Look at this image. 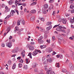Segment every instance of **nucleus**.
<instances>
[{
	"instance_id": "32",
	"label": "nucleus",
	"mask_w": 74,
	"mask_h": 74,
	"mask_svg": "<svg viewBox=\"0 0 74 74\" xmlns=\"http://www.w3.org/2000/svg\"><path fill=\"white\" fill-rule=\"evenodd\" d=\"M19 67H22V64L19 63L18 64Z\"/></svg>"
},
{
	"instance_id": "21",
	"label": "nucleus",
	"mask_w": 74,
	"mask_h": 74,
	"mask_svg": "<svg viewBox=\"0 0 74 74\" xmlns=\"http://www.w3.org/2000/svg\"><path fill=\"white\" fill-rule=\"evenodd\" d=\"M8 3L9 5H12V1L11 0L8 1Z\"/></svg>"
},
{
	"instance_id": "59",
	"label": "nucleus",
	"mask_w": 74,
	"mask_h": 74,
	"mask_svg": "<svg viewBox=\"0 0 74 74\" xmlns=\"http://www.w3.org/2000/svg\"><path fill=\"white\" fill-rule=\"evenodd\" d=\"M51 74H55V72L53 71H51Z\"/></svg>"
},
{
	"instance_id": "30",
	"label": "nucleus",
	"mask_w": 74,
	"mask_h": 74,
	"mask_svg": "<svg viewBox=\"0 0 74 74\" xmlns=\"http://www.w3.org/2000/svg\"><path fill=\"white\" fill-rule=\"evenodd\" d=\"M37 4V2H34L32 3V4L31 5H35V4Z\"/></svg>"
},
{
	"instance_id": "3",
	"label": "nucleus",
	"mask_w": 74,
	"mask_h": 74,
	"mask_svg": "<svg viewBox=\"0 0 74 74\" xmlns=\"http://www.w3.org/2000/svg\"><path fill=\"white\" fill-rule=\"evenodd\" d=\"M6 46L9 48H11V47H12V42H9L8 43H7Z\"/></svg>"
},
{
	"instance_id": "2",
	"label": "nucleus",
	"mask_w": 74,
	"mask_h": 74,
	"mask_svg": "<svg viewBox=\"0 0 74 74\" xmlns=\"http://www.w3.org/2000/svg\"><path fill=\"white\" fill-rule=\"evenodd\" d=\"M41 51L40 50H36L34 51L32 53V55L33 56H36L37 54H38V53H41Z\"/></svg>"
},
{
	"instance_id": "12",
	"label": "nucleus",
	"mask_w": 74,
	"mask_h": 74,
	"mask_svg": "<svg viewBox=\"0 0 74 74\" xmlns=\"http://www.w3.org/2000/svg\"><path fill=\"white\" fill-rule=\"evenodd\" d=\"M48 62L49 63H51L52 62V59H51V58L47 59V63H48Z\"/></svg>"
},
{
	"instance_id": "43",
	"label": "nucleus",
	"mask_w": 74,
	"mask_h": 74,
	"mask_svg": "<svg viewBox=\"0 0 74 74\" xmlns=\"http://www.w3.org/2000/svg\"><path fill=\"white\" fill-rule=\"evenodd\" d=\"M15 29L16 30V31H18L19 30V28L18 27H15Z\"/></svg>"
},
{
	"instance_id": "38",
	"label": "nucleus",
	"mask_w": 74,
	"mask_h": 74,
	"mask_svg": "<svg viewBox=\"0 0 74 74\" xmlns=\"http://www.w3.org/2000/svg\"><path fill=\"white\" fill-rule=\"evenodd\" d=\"M53 0H50L49 1V3H53Z\"/></svg>"
},
{
	"instance_id": "46",
	"label": "nucleus",
	"mask_w": 74,
	"mask_h": 74,
	"mask_svg": "<svg viewBox=\"0 0 74 74\" xmlns=\"http://www.w3.org/2000/svg\"><path fill=\"white\" fill-rule=\"evenodd\" d=\"M70 8L71 9H73V5H71L70 6Z\"/></svg>"
},
{
	"instance_id": "13",
	"label": "nucleus",
	"mask_w": 74,
	"mask_h": 74,
	"mask_svg": "<svg viewBox=\"0 0 74 74\" xmlns=\"http://www.w3.org/2000/svg\"><path fill=\"white\" fill-rule=\"evenodd\" d=\"M46 50L48 51V52H51V51H52V49L51 48H48L46 49Z\"/></svg>"
},
{
	"instance_id": "63",
	"label": "nucleus",
	"mask_w": 74,
	"mask_h": 74,
	"mask_svg": "<svg viewBox=\"0 0 74 74\" xmlns=\"http://www.w3.org/2000/svg\"><path fill=\"white\" fill-rule=\"evenodd\" d=\"M71 12L72 13H74V10L73 9L71 11Z\"/></svg>"
},
{
	"instance_id": "28",
	"label": "nucleus",
	"mask_w": 74,
	"mask_h": 74,
	"mask_svg": "<svg viewBox=\"0 0 74 74\" xmlns=\"http://www.w3.org/2000/svg\"><path fill=\"white\" fill-rule=\"evenodd\" d=\"M62 71L64 73H66L67 71V70L65 69H62Z\"/></svg>"
},
{
	"instance_id": "6",
	"label": "nucleus",
	"mask_w": 74,
	"mask_h": 74,
	"mask_svg": "<svg viewBox=\"0 0 74 74\" xmlns=\"http://www.w3.org/2000/svg\"><path fill=\"white\" fill-rule=\"evenodd\" d=\"M58 28L60 29H66V27H65L64 25H60V26L58 27Z\"/></svg>"
},
{
	"instance_id": "34",
	"label": "nucleus",
	"mask_w": 74,
	"mask_h": 74,
	"mask_svg": "<svg viewBox=\"0 0 74 74\" xmlns=\"http://www.w3.org/2000/svg\"><path fill=\"white\" fill-rule=\"evenodd\" d=\"M11 16V15H9L7 16L5 18V19H8L9 17Z\"/></svg>"
},
{
	"instance_id": "37",
	"label": "nucleus",
	"mask_w": 74,
	"mask_h": 74,
	"mask_svg": "<svg viewBox=\"0 0 74 74\" xmlns=\"http://www.w3.org/2000/svg\"><path fill=\"white\" fill-rule=\"evenodd\" d=\"M14 11L17 13L18 15H19V11H18L16 9H15Z\"/></svg>"
},
{
	"instance_id": "15",
	"label": "nucleus",
	"mask_w": 74,
	"mask_h": 74,
	"mask_svg": "<svg viewBox=\"0 0 74 74\" xmlns=\"http://www.w3.org/2000/svg\"><path fill=\"white\" fill-rule=\"evenodd\" d=\"M35 19V17L34 16H32L30 18V21H34Z\"/></svg>"
},
{
	"instance_id": "31",
	"label": "nucleus",
	"mask_w": 74,
	"mask_h": 74,
	"mask_svg": "<svg viewBox=\"0 0 74 74\" xmlns=\"http://www.w3.org/2000/svg\"><path fill=\"white\" fill-rule=\"evenodd\" d=\"M37 66V64H34L33 65H32V67L33 68H35V67H36Z\"/></svg>"
},
{
	"instance_id": "23",
	"label": "nucleus",
	"mask_w": 74,
	"mask_h": 74,
	"mask_svg": "<svg viewBox=\"0 0 74 74\" xmlns=\"http://www.w3.org/2000/svg\"><path fill=\"white\" fill-rule=\"evenodd\" d=\"M62 29L59 28L58 27H57L56 29V30H57V31L61 32L62 31Z\"/></svg>"
},
{
	"instance_id": "53",
	"label": "nucleus",
	"mask_w": 74,
	"mask_h": 74,
	"mask_svg": "<svg viewBox=\"0 0 74 74\" xmlns=\"http://www.w3.org/2000/svg\"><path fill=\"white\" fill-rule=\"evenodd\" d=\"M41 19L42 21H43V22H44L45 21V19H44V18H41Z\"/></svg>"
},
{
	"instance_id": "19",
	"label": "nucleus",
	"mask_w": 74,
	"mask_h": 74,
	"mask_svg": "<svg viewBox=\"0 0 74 74\" xmlns=\"http://www.w3.org/2000/svg\"><path fill=\"white\" fill-rule=\"evenodd\" d=\"M48 7V5L47 4H45L44 5V8H45V9H46V8H47Z\"/></svg>"
},
{
	"instance_id": "18",
	"label": "nucleus",
	"mask_w": 74,
	"mask_h": 74,
	"mask_svg": "<svg viewBox=\"0 0 74 74\" xmlns=\"http://www.w3.org/2000/svg\"><path fill=\"white\" fill-rule=\"evenodd\" d=\"M8 64L9 65H11V64H12V62H11V60H9L8 62Z\"/></svg>"
},
{
	"instance_id": "9",
	"label": "nucleus",
	"mask_w": 74,
	"mask_h": 74,
	"mask_svg": "<svg viewBox=\"0 0 74 74\" xmlns=\"http://www.w3.org/2000/svg\"><path fill=\"white\" fill-rule=\"evenodd\" d=\"M18 49L16 48L14 49H13L12 52L13 53H16L18 52Z\"/></svg>"
},
{
	"instance_id": "52",
	"label": "nucleus",
	"mask_w": 74,
	"mask_h": 74,
	"mask_svg": "<svg viewBox=\"0 0 74 74\" xmlns=\"http://www.w3.org/2000/svg\"><path fill=\"white\" fill-rule=\"evenodd\" d=\"M60 51H61L62 53H64V50H63V49H60Z\"/></svg>"
},
{
	"instance_id": "24",
	"label": "nucleus",
	"mask_w": 74,
	"mask_h": 74,
	"mask_svg": "<svg viewBox=\"0 0 74 74\" xmlns=\"http://www.w3.org/2000/svg\"><path fill=\"white\" fill-rule=\"evenodd\" d=\"M16 67V64L14 63V64L13 65L12 69H15Z\"/></svg>"
},
{
	"instance_id": "64",
	"label": "nucleus",
	"mask_w": 74,
	"mask_h": 74,
	"mask_svg": "<svg viewBox=\"0 0 74 74\" xmlns=\"http://www.w3.org/2000/svg\"><path fill=\"white\" fill-rule=\"evenodd\" d=\"M0 74H5L3 72H0Z\"/></svg>"
},
{
	"instance_id": "8",
	"label": "nucleus",
	"mask_w": 74,
	"mask_h": 74,
	"mask_svg": "<svg viewBox=\"0 0 74 74\" xmlns=\"http://www.w3.org/2000/svg\"><path fill=\"white\" fill-rule=\"evenodd\" d=\"M67 22V20L65 18H63L62 20V22L64 24H66V22Z\"/></svg>"
},
{
	"instance_id": "16",
	"label": "nucleus",
	"mask_w": 74,
	"mask_h": 74,
	"mask_svg": "<svg viewBox=\"0 0 74 74\" xmlns=\"http://www.w3.org/2000/svg\"><path fill=\"white\" fill-rule=\"evenodd\" d=\"M51 28H52V25H50L49 27H47L46 28V29L47 31H49V30L51 29Z\"/></svg>"
},
{
	"instance_id": "42",
	"label": "nucleus",
	"mask_w": 74,
	"mask_h": 74,
	"mask_svg": "<svg viewBox=\"0 0 74 74\" xmlns=\"http://www.w3.org/2000/svg\"><path fill=\"white\" fill-rule=\"evenodd\" d=\"M40 30L42 32H44V29H42V28L41 27L40 28Z\"/></svg>"
},
{
	"instance_id": "58",
	"label": "nucleus",
	"mask_w": 74,
	"mask_h": 74,
	"mask_svg": "<svg viewBox=\"0 0 74 74\" xmlns=\"http://www.w3.org/2000/svg\"><path fill=\"white\" fill-rule=\"evenodd\" d=\"M23 29H20L18 31L19 32H22V31H23Z\"/></svg>"
},
{
	"instance_id": "41",
	"label": "nucleus",
	"mask_w": 74,
	"mask_h": 74,
	"mask_svg": "<svg viewBox=\"0 0 74 74\" xmlns=\"http://www.w3.org/2000/svg\"><path fill=\"white\" fill-rule=\"evenodd\" d=\"M61 32H63V33H66V32L65 31V30H62L61 31Z\"/></svg>"
},
{
	"instance_id": "7",
	"label": "nucleus",
	"mask_w": 74,
	"mask_h": 74,
	"mask_svg": "<svg viewBox=\"0 0 74 74\" xmlns=\"http://www.w3.org/2000/svg\"><path fill=\"white\" fill-rule=\"evenodd\" d=\"M42 11L43 14H46L47 13V12H46V9L44 8H42Z\"/></svg>"
},
{
	"instance_id": "5",
	"label": "nucleus",
	"mask_w": 74,
	"mask_h": 74,
	"mask_svg": "<svg viewBox=\"0 0 74 74\" xmlns=\"http://www.w3.org/2000/svg\"><path fill=\"white\" fill-rule=\"evenodd\" d=\"M69 67L71 70H74V66L72 63H70L69 65Z\"/></svg>"
},
{
	"instance_id": "51",
	"label": "nucleus",
	"mask_w": 74,
	"mask_h": 74,
	"mask_svg": "<svg viewBox=\"0 0 74 74\" xmlns=\"http://www.w3.org/2000/svg\"><path fill=\"white\" fill-rule=\"evenodd\" d=\"M51 56V55H48L47 56V59H49V58H50V56Z\"/></svg>"
},
{
	"instance_id": "36",
	"label": "nucleus",
	"mask_w": 74,
	"mask_h": 74,
	"mask_svg": "<svg viewBox=\"0 0 74 74\" xmlns=\"http://www.w3.org/2000/svg\"><path fill=\"white\" fill-rule=\"evenodd\" d=\"M45 59H46V58L45 57H43L42 58V61L44 62V61H45Z\"/></svg>"
},
{
	"instance_id": "11",
	"label": "nucleus",
	"mask_w": 74,
	"mask_h": 74,
	"mask_svg": "<svg viewBox=\"0 0 74 74\" xmlns=\"http://www.w3.org/2000/svg\"><path fill=\"white\" fill-rule=\"evenodd\" d=\"M14 13H15V11H14V10H12L10 13V15H11V16H13Z\"/></svg>"
},
{
	"instance_id": "1",
	"label": "nucleus",
	"mask_w": 74,
	"mask_h": 74,
	"mask_svg": "<svg viewBox=\"0 0 74 74\" xmlns=\"http://www.w3.org/2000/svg\"><path fill=\"white\" fill-rule=\"evenodd\" d=\"M43 38V36H40L39 37L38 39V42L39 44H42L44 43V40H42V39Z\"/></svg>"
},
{
	"instance_id": "29",
	"label": "nucleus",
	"mask_w": 74,
	"mask_h": 74,
	"mask_svg": "<svg viewBox=\"0 0 74 74\" xmlns=\"http://www.w3.org/2000/svg\"><path fill=\"white\" fill-rule=\"evenodd\" d=\"M51 71H48L46 72V74H51Z\"/></svg>"
},
{
	"instance_id": "49",
	"label": "nucleus",
	"mask_w": 74,
	"mask_h": 74,
	"mask_svg": "<svg viewBox=\"0 0 74 74\" xmlns=\"http://www.w3.org/2000/svg\"><path fill=\"white\" fill-rule=\"evenodd\" d=\"M52 40L53 41H54L55 40V36H53L52 37Z\"/></svg>"
},
{
	"instance_id": "55",
	"label": "nucleus",
	"mask_w": 74,
	"mask_h": 74,
	"mask_svg": "<svg viewBox=\"0 0 74 74\" xmlns=\"http://www.w3.org/2000/svg\"><path fill=\"white\" fill-rule=\"evenodd\" d=\"M46 41L47 42H48V43H49V44L50 43V40H47Z\"/></svg>"
},
{
	"instance_id": "62",
	"label": "nucleus",
	"mask_w": 74,
	"mask_h": 74,
	"mask_svg": "<svg viewBox=\"0 0 74 74\" xmlns=\"http://www.w3.org/2000/svg\"><path fill=\"white\" fill-rule=\"evenodd\" d=\"M65 15L66 16H69V14L67 13H66L65 14Z\"/></svg>"
},
{
	"instance_id": "39",
	"label": "nucleus",
	"mask_w": 74,
	"mask_h": 74,
	"mask_svg": "<svg viewBox=\"0 0 74 74\" xmlns=\"http://www.w3.org/2000/svg\"><path fill=\"white\" fill-rule=\"evenodd\" d=\"M18 34V35H19V36H21V32L20 31H18L17 32Z\"/></svg>"
},
{
	"instance_id": "48",
	"label": "nucleus",
	"mask_w": 74,
	"mask_h": 74,
	"mask_svg": "<svg viewBox=\"0 0 74 74\" xmlns=\"http://www.w3.org/2000/svg\"><path fill=\"white\" fill-rule=\"evenodd\" d=\"M1 46L2 47H5V44L4 43H2L1 45Z\"/></svg>"
},
{
	"instance_id": "60",
	"label": "nucleus",
	"mask_w": 74,
	"mask_h": 74,
	"mask_svg": "<svg viewBox=\"0 0 74 74\" xmlns=\"http://www.w3.org/2000/svg\"><path fill=\"white\" fill-rule=\"evenodd\" d=\"M66 74H70V73L69 72L67 71H66V72H65Z\"/></svg>"
},
{
	"instance_id": "22",
	"label": "nucleus",
	"mask_w": 74,
	"mask_h": 74,
	"mask_svg": "<svg viewBox=\"0 0 74 74\" xmlns=\"http://www.w3.org/2000/svg\"><path fill=\"white\" fill-rule=\"evenodd\" d=\"M23 68L25 70H27V69H28V67L27 66V65H25L24 66Z\"/></svg>"
},
{
	"instance_id": "47",
	"label": "nucleus",
	"mask_w": 74,
	"mask_h": 74,
	"mask_svg": "<svg viewBox=\"0 0 74 74\" xmlns=\"http://www.w3.org/2000/svg\"><path fill=\"white\" fill-rule=\"evenodd\" d=\"M62 21V19L61 18H60L58 20V22H61Z\"/></svg>"
},
{
	"instance_id": "33",
	"label": "nucleus",
	"mask_w": 74,
	"mask_h": 74,
	"mask_svg": "<svg viewBox=\"0 0 74 74\" xmlns=\"http://www.w3.org/2000/svg\"><path fill=\"white\" fill-rule=\"evenodd\" d=\"M20 23H21V22L20 21L18 20L17 23V25H18V26H19V25H20Z\"/></svg>"
},
{
	"instance_id": "10",
	"label": "nucleus",
	"mask_w": 74,
	"mask_h": 74,
	"mask_svg": "<svg viewBox=\"0 0 74 74\" xmlns=\"http://www.w3.org/2000/svg\"><path fill=\"white\" fill-rule=\"evenodd\" d=\"M20 21L21 24H22L23 25H25V21L23 20V18L21 19Z\"/></svg>"
},
{
	"instance_id": "50",
	"label": "nucleus",
	"mask_w": 74,
	"mask_h": 74,
	"mask_svg": "<svg viewBox=\"0 0 74 74\" xmlns=\"http://www.w3.org/2000/svg\"><path fill=\"white\" fill-rule=\"evenodd\" d=\"M56 53L54 51H53V53H52V55H55Z\"/></svg>"
},
{
	"instance_id": "35",
	"label": "nucleus",
	"mask_w": 74,
	"mask_h": 74,
	"mask_svg": "<svg viewBox=\"0 0 74 74\" xmlns=\"http://www.w3.org/2000/svg\"><path fill=\"white\" fill-rule=\"evenodd\" d=\"M19 62H20V63H22L23 62V60L22 59H21L20 60H19Z\"/></svg>"
},
{
	"instance_id": "14",
	"label": "nucleus",
	"mask_w": 74,
	"mask_h": 74,
	"mask_svg": "<svg viewBox=\"0 0 74 74\" xmlns=\"http://www.w3.org/2000/svg\"><path fill=\"white\" fill-rule=\"evenodd\" d=\"M29 49L30 50L33 51V50H34V47H33V46L31 45L29 47Z\"/></svg>"
},
{
	"instance_id": "40",
	"label": "nucleus",
	"mask_w": 74,
	"mask_h": 74,
	"mask_svg": "<svg viewBox=\"0 0 74 74\" xmlns=\"http://www.w3.org/2000/svg\"><path fill=\"white\" fill-rule=\"evenodd\" d=\"M60 25V24H59L58 25H56L54 26V27H53V28H55V27H58V26H59Z\"/></svg>"
},
{
	"instance_id": "27",
	"label": "nucleus",
	"mask_w": 74,
	"mask_h": 74,
	"mask_svg": "<svg viewBox=\"0 0 74 74\" xmlns=\"http://www.w3.org/2000/svg\"><path fill=\"white\" fill-rule=\"evenodd\" d=\"M56 67H58V68H59V63H56Z\"/></svg>"
},
{
	"instance_id": "20",
	"label": "nucleus",
	"mask_w": 74,
	"mask_h": 74,
	"mask_svg": "<svg viewBox=\"0 0 74 74\" xmlns=\"http://www.w3.org/2000/svg\"><path fill=\"white\" fill-rule=\"evenodd\" d=\"M36 11L35 10H31L30 12L31 13H32V14H35L36 13Z\"/></svg>"
},
{
	"instance_id": "57",
	"label": "nucleus",
	"mask_w": 74,
	"mask_h": 74,
	"mask_svg": "<svg viewBox=\"0 0 74 74\" xmlns=\"http://www.w3.org/2000/svg\"><path fill=\"white\" fill-rule=\"evenodd\" d=\"M21 57H18L17 58V59H18V60H20V59H21Z\"/></svg>"
},
{
	"instance_id": "4",
	"label": "nucleus",
	"mask_w": 74,
	"mask_h": 74,
	"mask_svg": "<svg viewBox=\"0 0 74 74\" xmlns=\"http://www.w3.org/2000/svg\"><path fill=\"white\" fill-rule=\"evenodd\" d=\"M21 56L22 57V58H24L25 56V50H23L21 53Z\"/></svg>"
},
{
	"instance_id": "54",
	"label": "nucleus",
	"mask_w": 74,
	"mask_h": 74,
	"mask_svg": "<svg viewBox=\"0 0 74 74\" xmlns=\"http://www.w3.org/2000/svg\"><path fill=\"white\" fill-rule=\"evenodd\" d=\"M26 3H22V5L23 6L25 7V6H26Z\"/></svg>"
},
{
	"instance_id": "44",
	"label": "nucleus",
	"mask_w": 74,
	"mask_h": 74,
	"mask_svg": "<svg viewBox=\"0 0 74 74\" xmlns=\"http://www.w3.org/2000/svg\"><path fill=\"white\" fill-rule=\"evenodd\" d=\"M44 37L45 38H47V34H45L44 35Z\"/></svg>"
},
{
	"instance_id": "61",
	"label": "nucleus",
	"mask_w": 74,
	"mask_h": 74,
	"mask_svg": "<svg viewBox=\"0 0 74 74\" xmlns=\"http://www.w3.org/2000/svg\"><path fill=\"white\" fill-rule=\"evenodd\" d=\"M34 71L35 72H37V69L35 68L34 69Z\"/></svg>"
},
{
	"instance_id": "56",
	"label": "nucleus",
	"mask_w": 74,
	"mask_h": 74,
	"mask_svg": "<svg viewBox=\"0 0 74 74\" xmlns=\"http://www.w3.org/2000/svg\"><path fill=\"white\" fill-rule=\"evenodd\" d=\"M48 71H52V68H49V69H48Z\"/></svg>"
},
{
	"instance_id": "45",
	"label": "nucleus",
	"mask_w": 74,
	"mask_h": 74,
	"mask_svg": "<svg viewBox=\"0 0 74 74\" xmlns=\"http://www.w3.org/2000/svg\"><path fill=\"white\" fill-rule=\"evenodd\" d=\"M74 21L73 20V19H71V22L72 23H74Z\"/></svg>"
},
{
	"instance_id": "17",
	"label": "nucleus",
	"mask_w": 74,
	"mask_h": 74,
	"mask_svg": "<svg viewBox=\"0 0 74 74\" xmlns=\"http://www.w3.org/2000/svg\"><path fill=\"white\" fill-rule=\"evenodd\" d=\"M47 47V46L45 45H41L40 46V48H41V49H43V48H46Z\"/></svg>"
},
{
	"instance_id": "26",
	"label": "nucleus",
	"mask_w": 74,
	"mask_h": 74,
	"mask_svg": "<svg viewBox=\"0 0 74 74\" xmlns=\"http://www.w3.org/2000/svg\"><path fill=\"white\" fill-rule=\"evenodd\" d=\"M52 23H51V22H48L47 23V26H49V25H51Z\"/></svg>"
},
{
	"instance_id": "25",
	"label": "nucleus",
	"mask_w": 74,
	"mask_h": 74,
	"mask_svg": "<svg viewBox=\"0 0 74 74\" xmlns=\"http://www.w3.org/2000/svg\"><path fill=\"white\" fill-rule=\"evenodd\" d=\"M31 45L30 44H27V45L26 46V47L27 48H29V47H30Z\"/></svg>"
}]
</instances>
